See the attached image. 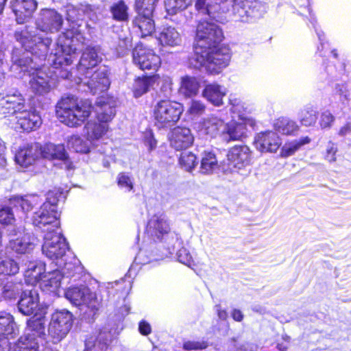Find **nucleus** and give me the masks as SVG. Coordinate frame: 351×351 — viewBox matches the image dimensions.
<instances>
[{"label":"nucleus","mask_w":351,"mask_h":351,"mask_svg":"<svg viewBox=\"0 0 351 351\" xmlns=\"http://www.w3.org/2000/svg\"><path fill=\"white\" fill-rule=\"evenodd\" d=\"M45 334V321L33 318L27 322L25 334L14 346V351H37L38 343L36 338Z\"/></svg>","instance_id":"nucleus-10"},{"label":"nucleus","mask_w":351,"mask_h":351,"mask_svg":"<svg viewBox=\"0 0 351 351\" xmlns=\"http://www.w3.org/2000/svg\"><path fill=\"white\" fill-rule=\"evenodd\" d=\"M11 8L16 16L18 23L26 22L32 16L37 8L35 0H13L11 1Z\"/></svg>","instance_id":"nucleus-23"},{"label":"nucleus","mask_w":351,"mask_h":351,"mask_svg":"<svg viewBox=\"0 0 351 351\" xmlns=\"http://www.w3.org/2000/svg\"><path fill=\"white\" fill-rule=\"evenodd\" d=\"M73 323V315L67 310L56 311L52 313L48 332L53 342L57 343L64 339L71 330Z\"/></svg>","instance_id":"nucleus-9"},{"label":"nucleus","mask_w":351,"mask_h":351,"mask_svg":"<svg viewBox=\"0 0 351 351\" xmlns=\"http://www.w3.org/2000/svg\"><path fill=\"white\" fill-rule=\"evenodd\" d=\"M40 158V145L35 143L20 148L15 154L14 160L23 168L33 165Z\"/></svg>","instance_id":"nucleus-21"},{"label":"nucleus","mask_w":351,"mask_h":351,"mask_svg":"<svg viewBox=\"0 0 351 351\" xmlns=\"http://www.w3.org/2000/svg\"><path fill=\"white\" fill-rule=\"evenodd\" d=\"M110 342V335L108 332H100L97 338L93 337L86 340L84 351H90L94 347L97 351H107Z\"/></svg>","instance_id":"nucleus-39"},{"label":"nucleus","mask_w":351,"mask_h":351,"mask_svg":"<svg viewBox=\"0 0 351 351\" xmlns=\"http://www.w3.org/2000/svg\"><path fill=\"white\" fill-rule=\"evenodd\" d=\"M60 46H56L55 52L51 53L48 58V62L54 68L58 69L63 65H70L77 58V53L76 49H71V51H60L58 49Z\"/></svg>","instance_id":"nucleus-28"},{"label":"nucleus","mask_w":351,"mask_h":351,"mask_svg":"<svg viewBox=\"0 0 351 351\" xmlns=\"http://www.w3.org/2000/svg\"><path fill=\"white\" fill-rule=\"evenodd\" d=\"M335 120V116L329 110H324L319 116V126L322 130L330 128Z\"/></svg>","instance_id":"nucleus-55"},{"label":"nucleus","mask_w":351,"mask_h":351,"mask_svg":"<svg viewBox=\"0 0 351 351\" xmlns=\"http://www.w3.org/2000/svg\"><path fill=\"white\" fill-rule=\"evenodd\" d=\"M183 110V106L180 103L167 99L160 100L154 108L155 125L158 128L173 126L180 119Z\"/></svg>","instance_id":"nucleus-7"},{"label":"nucleus","mask_w":351,"mask_h":351,"mask_svg":"<svg viewBox=\"0 0 351 351\" xmlns=\"http://www.w3.org/2000/svg\"><path fill=\"white\" fill-rule=\"evenodd\" d=\"M74 36L75 32L71 29H67L65 32L61 34L57 42V45L60 46L58 50L60 51H65V50L71 51V49H76L73 44Z\"/></svg>","instance_id":"nucleus-47"},{"label":"nucleus","mask_w":351,"mask_h":351,"mask_svg":"<svg viewBox=\"0 0 351 351\" xmlns=\"http://www.w3.org/2000/svg\"><path fill=\"white\" fill-rule=\"evenodd\" d=\"M178 259L179 262L188 266L191 265L192 263V257L185 248H182L178 251Z\"/></svg>","instance_id":"nucleus-61"},{"label":"nucleus","mask_w":351,"mask_h":351,"mask_svg":"<svg viewBox=\"0 0 351 351\" xmlns=\"http://www.w3.org/2000/svg\"><path fill=\"white\" fill-rule=\"evenodd\" d=\"M318 118V112L313 106H306L298 113V119L302 125L305 127L314 126Z\"/></svg>","instance_id":"nucleus-38"},{"label":"nucleus","mask_w":351,"mask_h":351,"mask_svg":"<svg viewBox=\"0 0 351 351\" xmlns=\"http://www.w3.org/2000/svg\"><path fill=\"white\" fill-rule=\"evenodd\" d=\"M19 270L18 263L12 258L5 257L0 261V274L14 275L18 273Z\"/></svg>","instance_id":"nucleus-49"},{"label":"nucleus","mask_w":351,"mask_h":351,"mask_svg":"<svg viewBox=\"0 0 351 351\" xmlns=\"http://www.w3.org/2000/svg\"><path fill=\"white\" fill-rule=\"evenodd\" d=\"M67 147L77 153L86 154L90 151V146L87 142L77 135L68 137Z\"/></svg>","instance_id":"nucleus-45"},{"label":"nucleus","mask_w":351,"mask_h":351,"mask_svg":"<svg viewBox=\"0 0 351 351\" xmlns=\"http://www.w3.org/2000/svg\"><path fill=\"white\" fill-rule=\"evenodd\" d=\"M337 152V147L334 143H330L327 147V154L326 156V159L332 162L336 160L335 154Z\"/></svg>","instance_id":"nucleus-62"},{"label":"nucleus","mask_w":351,"mask_h":351,"mask_svg":"<svg viewBox=\"0 0 351 351\" xmlns=\"http://www.w3.org/2000/svg\"><path fill=\"white\" fill-rule=\"evenodd\" d=\"M99 48L88 46L83 52L78 65V71L82 75L91 73V70L101 62V58L99 54Z\"/></svg>","instance_id":"nucleus-22"},{"label":"nucleus","mask_w":351,"mask_h":351,"mask_svg":"<svg viewBox=\"0 0 351 351\" xmlns=\"http://www.w3.org/2000/svg\"><path fill=\"white\" fill-rule=\"evenodd\" d=\"M38 302V294L36 290H25L18 302L19 311L25 315H31L36 311Z\"/></svg>","instance_id":"nucleus-26"},{"label":"nucleus","mask_w":351,"mask_h":351,"mask_svg":"<svg viewBox=\"0 0 351 351\" xmlns=\"http://www.w3.org/2000/svg\"><path fill=\"white\" fill-rule=\"evenodd\" d=\"M170 144L176 150L185 149L189 147L194 141V136L190 129L177 127L171 133Z\"/></svg>","instance_id":"nucleus-25"},{"label":"nucleus","mask_w":351,"mask_h":351,"mask_svg":"<svg viewBox=\"0 0 351 351\" xmlns=\"http://www.w3.org/2000/svg\"><path fill=\"white\" fill-rule=\"evenodd\" d=\"M229 165L241 169L249 165L251 161V152L247 146H234L227 154Z\"/></svg>","instance_id":"nucleus-24"},{"label":"nucleus","mask_w":351,"mask_h":351,"mask_svg":"<svg viewBox=\"0 0 351 351\" xmlns=\"http://www.w3.org/2000/svg\"><path fill=\"white\" fill-rule=\"evenodd\" d=\"M230 60V49L215 45L203 49L197 48L190 58V64L195 68L204 66L211 74H218L228 65Z\"/></svg>","instance_id":"nucleus-3"},{"label":"nucleus","mask_w":351,"mask_h":351,"mask_svg":"<svg viewBox=\"0 0 351 351\" xmlns=\"http://www.w3.org/2000/svg\"><path fill=\"white\" fill-rule=\"evenodd\" d=\"M187 6L186 0H165V9L170 15H174L182 11Z\"/></svg>","instance_id":"nucleus-52"},{"label":"nucleus","mask_w":351,"mask_h":351,"mask_svg":"<svg viewBox=\"0 0 351 351\" xmlns=\"http://www.w3.org/2000/svg\"><path fill=\"white\" fill-rule=\"evenodd\" d=\"M84 77L81 79V82L88 86L93 93L106 91L110 86L108 78V70L105 66H100L96 71L91 70V73L83 75Z\"/></svg>","instance_id":"nucleus-18"},{"label":"nucleus","mask_w":351,"mask_h":351,"mask_svg":"<svg viewBox=\"0 0 351 351\" xmlns=\"http://www.w3.org/2000/svg\"><path fill=\"white\" fill-rule=\"evenodd\" d=\"M40 157L49 160L58 159L67 162V154L62 144L55 145L49 143L43 147L40 146Z\"/></svg>","instance_id":"nucleus-32"},{"label":"nucleus","mask_w":351,"mask_h":351,"mask_svg":"<svg viewBox=\"0 0 351 351\" xmlns=\"http://www.w3.org/2000/svg\"><path fill=\"white\" fill-rule=\"evenodd\" d=\"M218 168L219 164L215 154L212 152H204L202 154L200 172L204 174H210Z\"/></svg>","instance_id":"nucleus-42"},{"label":"nucleus","mask_w":351,"mask_h":351,"mask_svg":"<svg viewBox=\"0 0 351 351\" xmlns=\"http://www.w3.org/2000/svg\"><path fill=\"white\" fill-rule=\"evenodd\" d=\"M282 144L278 134L274 131H266L258 134L254 140L256 148L261 152L275 153Z\"/></svg>","instance_id":"nucleus-20"},{"label":"nucleus","mask_w":351,"mask_h":351,"mask_svg":"<svg viewBox=\"0 0 351 351\" xmlns=\"http://www.w3.org/2000/svg\"><path fill=\"white\" fill-rule=\"evenodd\" d=\"M138 329L140 332L143 335H147L152 331L149 324L145 321H142L139 323Z\"/></svg>","instance_id":"nucleus-64"},{"label":"nucleus","mask_w":351,"mask_h":351,"mask_svg":"<svg viewBox=\"0 0 351 351\" xmlns=\"http://www.w3.org/2000/svg\"><path fill=\"white\" fill-rule=\"evenodd\" d=\"M93 110L87 101L78 100L74 96L62 97L58 103L56 114L60 121L69 127L81 125L90 116Z\"/></svg>","instance_id":"nucleus-4"},{"label":"nucleus","mask_w":351,"mask_h":351,"mask_svg":"<svg viewBox=\"0 0 351 351\" xmlns=\"http://www.w3.org/2000/svg\"><path fill=\"white\" fill-rule=\"evenodd\" d=\"M152 16L153 15L137 14L134 19L133 23L138 28L142 37L150 36L155 31V23Z\"/></svg>","instance_id":"nucleus-36"},{"label":"nucleus","mask_w":351,"mask_h":351,"mask_svg":"<svg viewBox=\"0 0 351 351\" xmlns=\"http://www.w3.org/2000/svg\"><path fill=\"white\" fill-rule=\"evenodd\" d=\"M42 251L47 258L51 260L64 261L63 258L69 250L65 238L58 230L49 232L44 235Z\"/></svg>","instance_id":"nucleus-11"},{"label":"nucleus","mask_w":351,"mask_h":351,"mask_svg":"<svg viewBox=\"0 0 351 351\" xmlns=\"http://www.w3.org/2000/svg\"><path fill=\"white\" fill-rule=\"evenodd\" d=\"M226 94V88L217 84H207L202 93L204 98L217 106L222 104V100Z\"/></svg>","instance_id":"nucleus-33"},{"label":"nucleus","mask_w":351,"mask_h":351,"mask_svg":"<svg viewBox=\"0 0 351 351\" xmlns=\"http://www.w3.org/2000/svg\"><path fill=\"white\" fill-rule=\"evenodd\" d=\"M118 184L121 188H125L128 191H130L133 189V182L131 178L125 174L120 173L117 178Z\"/></svg>","instance_id":"nucleus-58"},{"label":"nucleus","mask_w":351,"mask_h":351,"mask_svg":"<svg viewBox=\"0 0 351 351\" xmlns=\"http://www.w3.org/2000/svg\"><path fill=\"white\" fill-rule=\"evenodd\" d=\"M200 131L210 138L219 136L222 141L228 143L239 140L245 134V127L239 123H225L222 119L212 115L203 119Z\"/></svg>","instance_id":"nucleus-6"},{"label":"nucleus","mask_w":351,"mask_h":351,"mask_svg":"<svg viewBox=\"0 0 351 351\" xmlns=\"http://www.w3.org/2000/svg\"><path fill=\"white\" fill-rule=\"evenodd\" d=\"M5 280L6 278L0 277V291L5 298H14L17 294L15 287L12 282L5 283Z\"/></svg>","instance_id":"nucleus-54"},{"label":"nucleus","mask_w":351,"mask_h":351,"mask_svg":"<svg viewBox=\"0 0 351 351\" xmlns=\"http://www.w3.org/2000/svg\"><path fill=\"white\" fill-rule=\"evenodd\" d=\"M36 238L30 233H20V236L10 241V247L17 254H28L36 245Z\"/></svg>","instance_id":"nucleus-27"},{"label":"nucleus","mask_w":351,"mask_h":351,"mask_svg":"<svg viewBox=\"0 0 351 351\" xmlns=\"http://www.w3.org/2000/svg\"><path fill=\"white\" fill-rule=\"evenodd\" d=\"M275 128L279 132L289 135L299 130V126L292 120L287 118H281L276 121L274 124Z\"/></svg>","instance_id":"nucleus-46"},{"label":"nucleus","mask_w":351,"mask_h":351,"mask_svg":"<svg viewBox=\"0 0 351 351\" xmlns=\"http://www.w3.org/2000/svg\"><path fill=\"white\" fill-rule=\"evenodd\" d=\"M180 167L186 171H191L197 165L196 156L191 152H182L179 158Z\"/></svg>","instance_id":"nucleus-48"},{"label":"nucleus","mask_w":351,"mask_h":351,"mask_svg":"<svg viewBox=\"0 0 351 351\" xmlns=\"http://www.w3.org/2000/svg\"><path fill=\"white\" fill-rule=\"evenodd\" d=\"M133 62L141 70L155 71L160 64V58L151 49L137 45L133 50Z\"/></svg>","instance_id":"nucleus-15"},{"label":"nucleus","mask_w":351,"mask_h":351,"mask_svg":"<svg viewBox=\"0 0 351 351\" xmlns=\"http://www.w3.org/2000/svg\"><path fill=\"white\" fill-rule=\"evenodd\" d=\"M206 342L199 341H188L185 342L183 345V348L187 350H202L206 348Z\"/></svg>","instance_id":"nucleus-60"},{"label":"nucleus","mask_w":351,"mask_h":351,"mask_svg":"<svg viewBox=\"0 0 351 351\" xmlns=\"http://www.w3.org/2000/svg\"><path fill=\"white\" fill-rule=\"evenodd\" d=\"M62 24V16L56 10L43 9L36 21V28L25 26L16 30L14 36L26 51L39 58H45L52 40L49 37L42 36L37 33V30L45 33H55L61 29Z\"/></svg>","instance_id":"nucleus-1"},{"label":"nucleus","mask_w":351,"mask_h":351,"mask_svg":"<svg viewBox=\"0 0 351 351\" xmlns=\"http://www.w3.org/2000/svg\"><path fill=\"white\" fill-rule=\"evenodd\" d=\"M81 269L80 266L75 263L65 262L64 266L60 270L61 278L75 277V274Z\"/></svg>","instance_id":"nucleus-53"},{"label":"nucleus","mask_w":351,"mask_h":351,"mask_svg":"<svg viewBox=\"0 0 351 351\" xmlns=\"http://www.w3.org/2000/svg\"><path fill=\"white\" fill-rule=\"evenodd\" d=\"M25 99L16 90H10L0 95V115L14 119L25 107Z\"/></svg>","instance_id":"nucleus-14"},{"label":"nucleus","mask_w":351,"mask_h":351,"mask_svg":"<svg viewBox=\"0 0 351 351\" xmlns=\"http://www.w3.org/2000/svg\"><path fill=\"white\" fill-rule=\"evenodd\" d=\"M128 8L123 1L114 3L110 8L113 19L119 21H125L128 19Z\"/></svg>","instance_id":"nucleus-51"},{"label":"nucleus","mask_w":351,"mask_h":351,"mask_svg":"<svg viewBox=\"0 0 351 351\" xmlns=\"http://www.w3.org/2000/svg\"><path fill=\"white\" fill-rule=\"evenodd\" d=\"M6 147L5 143L0 138V167L4 168L7 166V159L5 157Z\"/></svg>","instance_id":"nucleus-63"},{"label":"nucleus","mask_w":351,"mask_h":351,"mask_svg":"<svg viewBox=\"0 0 351 351\" xmlns=\"http://www.w3.org/2000/svg\"><path fill=\"white\" fill-rule=\"evenodd\" d=\"M65 297L75 306H84L90 316H95L101 306V298L87 287H73L65 291Z\"/></svg>","instance_id":"nucleus-8"},{"label":"nucleus","mask_w":351,"mask_h":351,"mask_svg":"<svg viewBox=\"0 0 351 351\" xmlns=\"http://www.w3.org/2000/svg\"><path fill=\"white\" fill-rule=\"evenodd\" d=\"M38 203V197L26 195L24 197H14L10 199V204L16 210H21L23 213L31 210Z\"/></svg>","instance_id":"nucleus-40"},{"label":"nucleus","mask_w":351,"mask_h":351,"mask_svg":"<svg viewBox=\"0 0 351 351\" xmlns=\"http://www.w3.org/2000/svg\"><path fill=\"white\" fill-rule=\"evenodd\" d=\"M170 230L169 219L164 214L154 215L147 226V233L154 240L162 241L170 233Z\"/></svg>","instance_id":"nucleus-19"},{"label":"nucleus","mask_w":351,"mask_h":351,"mask_svg":"<svg viewBox=\"0 0 351 351\" xmlns=\"http://www.w3.org/2000/svg\"><path fill=\"white\" fill-rule=\"evenodd\" d=\"M115 110L110 106L105 104L101 107V110L97 111V121H89L85 126L87 140L90 143L101 138L108 131L107 123L110 121L114 115Z\"/></svg>","instance_id":"nucleus-12"},{"label":"nucleus","mask_w":351,"mask_h":351,"mask_svg":"<svg viewBox=\"0 0 351 351\" xmlns=\"http://www.w3.org/2000/svg\"><path fill=\"white\" fill-rule=\"evenodd\" d=\"M221 29L214 23L202 21L197 27L195 49H205L221 41Z\"/></svg>","instance_id":"nucleus-13"},{"label":"nucleus","mask_w":351,"mask_h":351,"mask_svg":"<svg viewBox=\"0 0 351 351\" xmlns=\"http://www.w3.org/2000/svg\"><path fill=\"white\" fill-rule=\"evenodd\" d=\"M311 141L308 136H304L299 139L286 143L281 149L280 156L285 158L289 157L293 155L302 146L308 144Z\"/></svg>","instance_id":"nucleus-44"},{"label":"nucleus","mask_w":351,"mask_h":351,"mask_svg":"<svg viewBox=\"0 0 351 351\" xmlns=\"http://www.w3.org/2000/svg\"><path fill=\"white\" fill-rule=\"evenodd\" d=\"M66 12V19L72 23L77 21L82 16V11L73 5L68 7Z\"/></svg>","instance_id":"nucleus-59"},{"label":"nucleus","mask_w":351,"mask_h":351,"mask_svg":"<svg viewBox=\"0 0 351 351\" xmlns=\"http://www.w3.org/2000/svg\"><path fill=\"white\" fill-rule=\"evenodd\" d=\"M199 88L200 84L196 77L185 75L180 78L179 93L185 97H192L197 95Z\"/></svg>","instance_id":"nucleus-34"},{"label":"nucleus","mask_w":351,"mask_h":351,"mask_svg":"<svg viewBox=\"0 0 351 351\" xmlns=\"http://www.w3.org/2000/svg\"><path fill=\"white\" fill-rule=\"evenodd\" d=\"M61 274L59 269L53 270L43 276L40 287L45 292L56 293L60 287Z\"/></svg>","instance_id":"nucleus-35"},{"label":"nucleus","mask_w":351,"mask_h":351,"mask_svg":"<svg viewBox=\"0 0 351 351\" xmlns=\"http://www.w3.org/2000/svg\"><path fill=\"white\" fill-rule=\"evenodd\" d=\"M158 78V77L156 75L137 78L133 85L134 97L137 98L147 93Z\"/></svg>","instance_id":"nucleus-41"},{"label":"nucleus","mask_w":351,"mask_h":351,"mask_svg":"<svg viewBox=\"0 0 351 351\" xmlns=\"http://www.w3.org/2000/svg\"><path fill=\"white\" fill-rule=\"evenodd\" d=\"M14 220V214L9 207H0V223L10 224Z\"/></svg>","instance_id":"nucleus-57"},{"label":"nucleus","mask_w":351,"mask_h":351,"mask_svg":"<svg viewBox=\"0 0 351 351\" xmlns=\"http://www.w3.org/2000/svg\"><path fill=\"white\" fill-rule=\"evenodd\" d=\"M61 195L62 192L60 190L49 191L47 194V201L34 214L33 224L45 233L60 229V215L57 204Z\"/></svg>","instance_id":"nucleus-5"},{"label":"nucleus","mask_w":351,"mask_h":351,"mask_svg":"<svg viewBox=\"0 0 351 351\" xmlns=\"http://www.w3.org/2000/svg\"><path fill=\"white\" fill-rule=\"evenodd\" d=\"M158 38L162 46L172 47L180 45L182 40L180 34L171 26L162 28Z\"/></svg>","instance_id":"nucleus-31"},{"label":"nucleus","mask_w":351,"mask_h":351,"mask_svg":"<svg viewBox=\"0 0 351 351\" xmlns=\"http://www.w3.org/2000/svg\"><path fill=\"white\" fill-rule=\"evenodd\" d=\"M334 97L338 99L341 110L348 106L351 100V91L348 85L345 83L336 84Z\"/></svg>","instance_id":"nucleus-43"},{"label":"nucleus","mask_w":351,"mask_h":351,"mask_svg":"<svg viewBox=\"0 0 351 351\" xmlns=\"http://www.w3.org/2000/svg\"><path fill=\"white\" fill-rule=\"evenodd\" d=\"M206 106L203 102L199 100H192L187 112L192 116H199L204 112Z\"/></svg>","instance_id":"nucleus-56"},{"label":"nucleus","mask_w":351,"mask_h":351,"mask_svg":"<svg viewBox=\"0 0 351 351\" xmlns=\"http://www.w3.org/2000/svg\"><path fill=\"white\" fill-rule=\"evenodd\" d=\"M19 332L18 328L12 315L5 312L0 313V335L2 338H14Z\"/></svg>","instance_id":"nucleus-29"},{"label":"nucleus","mask_w":351,"mask_h":351,"mask_svg":"<svg viewBox=\"0 0 351 351\" xmlns=\"http://www.w3.org/2000/svg\"><path fill=\"white\" fill-rule=\"evenodd\" d=\"M45 265L42 263H29L24 274L25 283L32 286H34L38 282L40 284L41 279L45 275Z\"/></svg>","instance_id":"nucleus-30"},{"label":"nucleus","mask_w":351,"mask_h":351,"mask_svg":"<svg viewBox=\"0 0 351 351\" xmlns=\"http://www.w3.org/2000/svg\"><path fill=\"white\" fill-rule=\"evenodd\" d=\"M29 76V88L36 95H46L56 86V79L46 73L45 68L36 69Z\"/></svg>","instance_id":"nucleus-16"},{"label":"nucleus","mask_w":351,"mask_h":351,"mask_svg":"<svg viewBox=\"0 0 351 351\" xmlns=\"http://www.w3.org/2000/svg\"><path fill=\"white\" fill-rule=\"evenodd\" d=\"M36 62L27 56L23 55L21 58H13V64L11 66V70L21 77L22 72H28L29 74L36 68Z\"/></svg>","instance_id":"nucleus-37"},{"label":"nucleus","mask_w":351,"mask_h":351,"mask_svg":"<svg viewBox=\"0 0 351 351\" xmlns=\"http://www.w3.org/2000/svg\"><path fill=\"white\" fill-rule=\"evenodd\" d=\"M159 0H136L137 14L153 15V12Z\"/></svg>","instance_id":"nucleus-50"},{"label":"nucleus","mask_w":351,"mask_h":351,"mask_svg":"<svg viewBox=\"0 0 351 351\" xmlns=\"http://www.w3.org/2000/svg\"><path fill=\"white\" fill-rule=\"evenodd\" d=\"M195 6L199 13L213 18L215 14L226 12L232 6L234 16L247 21L249 17L258 15L261 4L257 0H197Z\"/></svg>","instance_id":"nucleus-2"},{"label":"nucleus","mask_w":351,"mask_h":351,"mask_svg":"<svg viewBox=\"0 0 351 351\" xmlns=\"http://www.w3.org/2000/svg\"><path fill=\"white\" fill-rule=\"evenodd\" d=\"M16 130L31 132L40 128L42 124L41 117L34 109H27L26 106L19 114L11 119Z\"/></svg>","instance_id":"nucleus-17"}]
</instances>
